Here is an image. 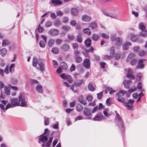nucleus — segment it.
<instances>
[{
  "label": "nucleus",
  "mask_w": 147,
  "mask_h": 147,
  "mask_svg": "<svg viewBox=\"0 0 147 147\" xmlns=\"http://www.w3.org/2000/svg\"><path fill=\"white\" fill-rule=\"evenodd\" d=\"M19 100L17 98L11 99V103L13 107L21 106L25 107L27 106V102L23 94H21L19 98Z\"/></svg>",
  "instance_id": "f257e3e1"
},
{
  "label": "nucleus",
  "mask_w": 147,
  "mask_h": 147,
  "mask_svg": "<svg viewBox=\"0 0 147 147\" xmlns=\"http://www.w3.org/2000/svg\"><path fill=\"white\" fill-rule=\"evenodd\" d=\"M32 65L36 67L37 69H39L42 72L44 71V64L40 60H37L36 58L34 57L33 59Z\"/></svg>",
  "instance_id": "f03ea898"
},
{
  "label": "nucleus",
  "mask_w": 147,
  "mask_h": 147,
  "mask_svg": "<svg viewBox=\"0 0 147 147\" xmlns=\"http://www.w3.org/2000/svg\"><path fill=\"white\" fill-rule=\"evenodd\" d=\"M49 131L47 129H45V131L44 134H42L39 136L38 138V143H40V142H42L43 143H46L47 140V137L49 134Z\"/></svg>",
  "instance_id": "7ed1b4c3"
},
{
  "label": "nucleus",
  "mask_w": 147,
  "mask_h": 147,
  "mask_svg": "<svg viewBox=\"0 0 147 147\" xmlns=\"http://www.w3.org/2000/svg\"><path fill=\"white\" fill-rule=\"evenodd\" d=\"M116 117H115V122L119 128H123V122L119 114L115 111Z\"/></svg>",
  "instance_id": "20e7f679"
},
{
  "label": "nucleus",
  "mask_w": 147,
  "mask_h": 147,
  "mask_svg": "<svg viewBox=\"0 0 147 147\" xmlns=\"http://www.w3.org/2000/svg\"><path fill=\"white\" fill-rule=\"evenodd\" d=\"M125 93V92L121 91L116 94V96L117 97V100L121 102H124L125 100L123 98H122V97L124 95Z\"/></svg>",
  "instance_id": "39448f33"
},
{
  "label": "nucleus",
  "mask_w": 147,
  "mask_h": 147,
  "mask_svg": "<svg viewBox=\"0 0 147 147\" xmlns=\"http://www.w3.org/2000/svg\"><path fill=\"white\" fill-rule=\"evenodd\" d=\"M111 40L113 41H116L115 45L118 46L121 45L122 40L121 38H116V36L115 35H113L111 37Z\"/></svg>",
  "instance_id": "423d86ee"
},
{
  "label": "nucleus",
  "mask_w": 147,
  "mask_h": 147,
  "mask_svg": "<svg viewBox=\"0 0 147 147\" xmlns=\"http://www.w3.org/2000/svg\"><path fill=\"white\" fill-rule=\"evenodd\" d=\"M139 26L142 31V32L140 33V35L143 37L147 36V30H145V26H144L142 23H141L139 24Z\"/></svg>",
  "instance_id": "0eeeda50"
},
{
  "label": "nucleus",
  "mask_w": 147,
  "mask_h": 147,
  "mask_svg": "<svg viewBox=\"0 0 147 147\" xmlns=\"http://www.w3.org/2000/svg\"><path fill=\"white\" fill-rule=\"evenodd\" d=\"M90 111V110L86 107L84 108L83 111L84 115L86 117V118L88 119H91L92 116Z\"/></svg>",
  "instance_id": "6e6552de"
},
{
  "label": "nucleus",
  "mask_w": 147,
  "mask_h": 147,
  "mask_svg": "<svg viewBox=\"0 0 147 147\" xmlns=\"http://www.w3.org/2000/svg\"><path fill=\"white\" fill-rule=\"evenodd\" d=\"M134 102V100H129L128 102H123L124 105L128 107V109H131L133 107V105Z\"/></svg>",
  "instance_id": "1a4fd4ad"
},
{
  "label": "nucleus",
  "mask_w": 147,
  "mask_h": 147,
  "mask_svg": "<svg viewBox=\"0 0 147 147\" xmlns=\"http://www.w3.org/2000/svg\"><path fill=\"white\" fill-rule=\"evenodd\" d=\"M59 30L57 29H52L49 30L48 32V34L49 35L55 36L59 34Z\"/></svg>",
  "instance_id": "9d476101"
},
{
  "label": "nucleus",
  "mask_w": 147,
  "mask_h": 147,
  "mask_svg": "<svg viewBox=\"0 0 147 147\" xmlns=\"http://www.w3.org/2000/svg\"><path fill=\"white\" fill-rule=\"evenodd\" d=\"M102 13L105 15L107 16L110 17L111 18H116L117 17V15L115 13H111L105 11H103Z\"/></svg>",
  "instance_id": "9b49d317"
},
{
  "label": "nucleus",
  "mask_w": 147,
  "mask_h": 147,
  "mask_svg": "<svg viewBox=\"0 0 147 147\" xmlns=\"http://www.w3.org/2000/svg\"><path fill=\"white\" fill-rule=\"evenodd\" d=\"M126 71L127 72V77L130 79H133L134 78V76L132 75V71L130 69H125Z\"/></svg>",
  "instance_id": "f8f14e48"
},
{
  "label": "nucleus",
  "mask_w": 147,
  "mask_h": 147,
  "mask_svg": "<svg viewBox=\"0 0 147 147\" xmlns=\"http://www.w3.org/2000/svg\"><path fill=\"white\" fill-rule=\"evenodd\" d=\"M104 118V116L102 114L98 113L93 118V119L94 121H100L102 119Z\"/></svg>",
  "instance_id": "ddd939ff"
},
{
  "label": "nucleus",
  "mask_w": 147,
  "mask_h": 147,
  "mask_svg": "<svg viewBox=\"0 0 147 147\" xmlns=\"http://www.w3.org/2000/svg\"><path fill=\"white\" fill-rule=\"evenodd\" d=\"M70 49L69 46L67 44H64L60 47V49L63 51H68Z\"/></svg>",
  "instance_id": "4468645a"
},
{
  "label": "nucleus",
  "mask_w": 147,
  "mask_h": 147,
  "mask_svg": "<svg viewBox=\"0 0 147 147\" xmlns=\"http://www.w3.org/2000/svg\"><path fill=\"white\" fill-rule=\"evenodd\" d=\"M83 65L86 68L90 67V60L88 59H85L83 62Z\"/></svg>",
  "instance_id": "2eb2a0df"
},
{
  "label": "nucleus",
  "mask_w": 147,
  "mask_h": 147,
  "mask_svg": "<svg viewBox=\"0 0 147 147\" xmlns=\"http://www.w3.org/2000/svg\"><path fill=\"white\" fill-rule=\"evenodd\" d=\"M53 138L52 137H51L50 138L48 142H47L46 143H43L42 145V146L44 147L45 146H47L48 147L51 145V143L52 141Z\"/></svg>",
  "instance_id": "dca6fc26"
},
{
  "label": "nucleus",
  "mask_w": 147,
  "mask_h": 147,
  "mask_svg": "<svg viewBox=\"0 0 147 147\" xmlns=\"http://www.w3.org/2000/svg\"><path fill=\"white\" fill-rule=\"evenodd\" d=\"M144 60L143 59H140L139 60L138 62V66L136 68L137 69H142L144 67V65L143 63V62Z\"/></svg>",
  "instance_id": "f3484780"
},
{
  "label": "nucleus",
  "mask_w": 147,
  "mask_h": 147,
  "mask_svg": "<svg viewBox=\"0 0 147 147\" xmlns=\"http://www.w3.org/2000/svg\"><path fill=\"white\" fill-rule=\"evenodd\" d=\"M36 91L39 93L42 94L43 92V89L42 85L38 84L36 87Z\"/></svg>",
  "instance_id": "a211bd4d"
},
{
  "label": "nucleus",
  "mask_w": 147,
  "mask_h": 147,
  "mask_svg": "<svg viewBox=\"0 0 147 147\" xmlns=\"http://www.w3.org/2000/svg\"><path fill=\"white\" fill-rule=\"evenodd\" d=\"M91 19V17L86 15H84L82 17V20L86 22H88L90 21Z\"/></svg>",
  "instance_id": "6ab92c4d"
},
{
  "label": "nucleus",
  "mask_w": 147,
  "mask_h": 147,
  "mask_svg": "<svg viewBox=\"0 0 147 147\" xmlns=\"http://www.w3.org/2000/svg\"><path fill=\"white\" fill-rule=\"evenodd\" d=\"M131 82V81L130 80H125L124 82V84L125 87L126 88H129L130 86V84Z\"/></svg>",
  "instance_id": "aec40b11"
},
{
  "label": "nucleus",
  "mask_w": 147,
  "mask_h": 147,
  "mask_svg": "<svg viewBox=\"0 0 147 147\" xmlns=\"http://www.w3.org/2000/svg\"><path fill=\"white\" fill-rule=\"evenodd\" d=\"M131 43L129 42H127L123 45V50L128 49L129 46L131 45Z\"/></svg>",
  "instance_id": "412c9836"
},
{
  "label": "nucleus",
  "mask_w": 147,
  "mask_h": 147,
  "mask_svg": "<svg viewBox=\"0 0 147 147\" xmlns=\"http://www.w3.org/2000/svg\"><path fill=\"white\" fill-rule=\"evenodd\" d=\"M10 44L9 41L7 39H4L2 42V45L4 47Z\"/></svg>",
  "instance_id": "4be33fe9"
},
{
  "label": "nucleus",
  "mask_w": 147,
  "mask_h": 147,
  "mask_svg": "<svg viewBox=\"0 0 147 147\" xmlns=\"http://www.w3.org/2000/svg\"><path fill=\"white\" fill-rule=\"evenodd\" d=\"M115 48L114 47H112L111 48L110 55L111 58L115 56Z\"/></svg>",
  "instance_id": "5701e85b"
},
{
  "label": "nucleus",
  "mask_w": 147,
  "mask_h": 147,
  "mask_svg": "<svg viewBox=\"0 0 147 147\" xmlns=\"http://www.w3.org/2000/svg\"><path fill=\"white\" fill-rule=\"evenodd\" d=\"M97 27V24L95 22H92L91 23L90 26L89 28H91L92 30H95Z\"/></svg>",
  "instance_id": "b1692460"
},
{
  "label": "nucleus",
  "mask_w": 147,
  "mask_h": 147,
  "mask_svg": "<svg viewBox=\"0 0 147 147\" xmlns=\"http://www.w3.org/2000/svg\"><path fill=\"white\" fill-rule=\"evenodd\" d=\"M82 84H84L83 80H80L79 81H76L74 83V85L77 87L80 86Z\"/></svg>",
  "instance_id": "393cba45"
},
{
  "label": "nucleus",
  "mask_w": 147,
  "mask_h": 147,
  "mask_svg": "<svg viewBox=\"0 0 147 147\" xmlns=\"http://www.w3.org/2000/svg\"><path fill=\"white\" fill-rule=\"evenodd\" d=\"M78 10L75 8H72L71 9V13L73 15L76 16L78 14Z\"/></svg>",
  "instance_id": "a878e982"
},
{
  "label": "nucleus",
  "mask_w": 147,
  "mask_h": 147,
  "mask_svg": "<svg viewBox=\"0 0 147 147\" xmlns=\"http://www.w3.org/2000/svg\"><path fill=\"white\" fill-rule=\"evenodd\" d=\"M79 101L83 105H85L86 104V101L84 99L82 95H80L79 97Z\"/></svg>",
  "instance_id": "bb28decb"
},
{
  "label": "nucleus",
  "mask_w": 147,
  "mask_h": 147,
  "mask_svg": "<svg viewBox=\"0 0 147 147\" xmlns=\"http://www.w3.org/2000/svg\"><path fill=\"white\" fill-rule=\"evenodd\" d=\"M51 3L55 5H60L62 3L59 0H51Z\"/></svg>",
  "instance_id": "cd10ccee"
},
{
  "label": "nucleus",
  "mask_w": 147,
  "mask_h": 147,
  "mask_svg": "<svg viewBox=\"0 0 147 147\" xmlns=\"http://www.w3.org/2000/svg\"><path fill=\"white\" fill-rule=\"evenodd\" d=\"M132 35L131 34V35H128V37H131V40L133 42H135L138 39V36L137 35Z\"/></svg>",
  "instance_id": "c85d7f7f"
},
{
  "label": "nucleus",
  "mask_w": 147,
  "mask_h": 147,
  "mask_svg": "<svg viewBox=\"0 0 147 147\" xmlns=\"http://www.w3.org/2000/svg\"><path fill=\"white\" fill-rule=\"evenodd\" d=\"M85 44L87 47H89L91 44V40L90 39H88L85 41Z\"/></svg>",
  "instance_id": "c756f323"
},
{
  "label": "nucleus",
  "mask_w": 147,
  "mask_h": 147,
  "mask_svg": "<svg viewBox=\"0 0 147 147\" xmlns=\"http://www.w3.org/2000/svg\"><path fill=\"white\" fill-rule=\"evenodd\" d=\"M0 53L2 56H4L7 53V50L5 48H3L0 50Z\"/></svg>",
  "instance_id": "7c9ffc66"
},
{
  "label": "nucleus",
  "mask_w": 147,
  "mask_h": 147,
  "mask_svg": "<svg viewBox=\"0 0 147 147\" xmlns=\"http://www.w3.org/2000/svg\"><path fill=\"white\" fill-rule=\"evenodd\" d=\"M100 38V37L96 34H93L92 35V39L93 40L96 41Z\"/></svg>",
  "instance_id": "2f4dec72"
},
{
  "label": "nucleus",
  "mask_w": 147,
  "mask_h": 147,
  "mask_svg": "<svg viewBox=\"0 0 147 147\" xmlns=\"http://www.w3.org/2000/svg\"><path fill=\"white\" fill-rule=\"evenodd\" d=\"M85 34H86L89 35H91V32L90 30L88 28H84L83 30Z\"/></svg>",
  "instance_id": "473e14b6"
},
{
  "label": "nucleus",
  "mask_w": 147,
  "mask_h": 147,
  "mask_svg": "<svg viewBox=\"0 0 147 147\" xmlns=\"http://www.w3.org/2000/svg\"><path fill=\"white\" fill-rule=\"evenodd\" d=\"M51 51L53 53L58 54L59 53V49L57 48L54 47L52 49Z\"/></svg>",
  "instance_id": "72a5a7b5"
},
{
  "label": "nucleus",
  "mask_w": 147,
  "mask_h": 147,
  "mask_svg": "<svg viewBox=\"0 0 147 147\" xmlns=\"http://www.w3.org/2000/svg\"><path fill=\"white\" fill-rule=\"evenodd\" d=\"M107 90L109 92V94H113L115 92V90L111 87H107Z\"/></svg>",
  "instance_id": "f704fd0d"
},
{
  "label": "nucleus",
  "mask_w": 147,
  "mask_h": 147,
  "mask_svg": "<svg viewBox=\"0 0 147 147\" xmlns=\"http://www.w3.org/2000/svg\"><path fill=\"white\" fill-rule=\"evenodd\" d=\"M88 88L89 90L92 91H93L95 90V88L93 86L91 83H90L89 84L88 86Z\"/></svg>",
  "instance_id": "c9c22d12"
},
{
  "label": "nucleus",
  "mask_w": 147,
  "mask_h": 147,
  "mask_svg": "<svg viewBox=\"0 0 147 147\" xmlns=\"http://www.w3.org/2000/svg\"><path fill=\"white\" fill-rule=\"evenodd\" d=\"M4 90L7 95H9L10 94V88L6 86L5 87Z\"/></svg>",
  "instance_id": "e433bc0d"
},
{
  "label": "nucleus",
  "mask_w": 147,
  "mask_h": 147,
  "mask_svg": "<svg viewBox=\"0 0 147 147\" xmlns=\"http://www.w3.org/2000/svg\"><path fill=\"white\" fill-rule=\"evenodd\" d=\"M55 41L53 39H50L48 42V45L49 47H52L54 44Z\"/></svg>",
  "instance_id": "4c0bfd02"
},
{
  "label": "nucleus",
  "mask_w": 147,
  "mask_h": 147,
  "mask_svg": "<svg viewBox=\"0 0 147 147\" xmlns=\"http://www.w3.org/2000/svg\"><path fill=\"white\" fill-rule=\"evenodd\" d=\"M82 61V58L81 57L79 56H77L75 59V61L77 63H80Z\"/></svg>",
  "instance_id": "58836bf2"
},
{
  "label": "nucleus",
  "mask_w": 147,
  "mask_h": 147,
  "mask_svg": "<svg viewBox=\"0 0 147 147\" xmlns=\"http://www.w3.org/2000/svg\"><path fill=\"white\" fill-rule=\"evenodd\" d=\"M60 65L64 69H66L67 68V66L66 63L65 62H61L60 64Z\"/></svg>",
  "instance_id": "ea45409f"
},
{
  "label": "nucleus",
  "mask_w": 147,
  "mask_h": 147,
  "mask_svg": "<svg viewBox=\"0 0 147 147\" xmlns=\"http://www.w3.org/2000/svg\"><path fill=\"white\" fill-rule=\"evenodd\" d=\"M15 64H12L9 67V71L11 73L13 72L14 71V67Z\"/></svg>",
  "instance_id": "a19ab883"
},
{
  "label": "nucleus",
  "mask_w": 147,
  "mask_h": 147,
  "mask_svg": "<svg viewBox=\"0 0 147 147\" xmlns=\"http://www.w3.org/2000/svg\"><path fill=\"white\" fill-rule=\"evenodd\" d=\"M83 109V107L80 104H78L76 107V110L77 111L80 112L82 111Z\"/></svg>",
  "instance_id": "79ce46f5"
},
{
  "label": "nucleus",
  "mask_w": 147,
  "mask_h": 147,
  "mask_svg": "<svg viewBox=\"0 0 147 147\" xmlns=\"http://www.w3.org/2000/svg\"><path fill=\"white\" fill-rule=\"evenodd\" d=\"M61 24L60 21L58 20H56L55 21L54 25L56 27L59 26Z\"/></svg>",
  "instance_id": "37998d69"
},
{
  "label": "nucleus",
  "mask_w": 147,
  "mask_h": 147,
  "mask_svg": "<svg viewBox=\"0 0 147 147\" xmlns=\"http://www.w3.org/2000/svg\"><path fill=\"white\" fill-rule=\"evenodd\" d=\"M93 99V97L90 95H88L86 97V99L89 102L91 101Z\"/></svg>",
  "instance_id": "c03bdc74"
},
{
  "label": "nucleus",
  "mask_w": 147,
  "mask_h": 147,
  "mask_svg": "<svg viewBox=\"0 0 147 147\" xmlns=\"http://www.w3.org/2000/svg\"><path fill=\"white\" fill-rule=\"evenodd\" d=\"M62 28L65 31H67L70 30V27L68 26L65 25L63 26Z\"/></svg>",
  "instance_id": "a18cd8bd"
},
{
  "label": "nucleus",
  "mask_w": 147,
  "mask_h": 147,
  "mask_svg": "<svg viewBox=\"0 0 147 147\" xmlns=\"http://www.w3.org/2000/svg\"><path fill=\"white\" fill-rule=\"evenodd\" d=\"M45 42L43 41H40L39 43L40 47L42 48H44L45 46Z\"/></svg>",
  "instance_id": "49530a36"
},
{
  "label": "nucleus",
  "mask_w": 147,
  "mask_h": 147,
  "mask_svg": "<svg viewBox=\"0 0 147 147\" xmlns=\"http://www.w3.org/2000/svg\"><path fill=\"white\" fill-rule=\"evenodd\" d=\"M133 51L135 53H137L140 50V49L138 46H136L134 47L133 48Z\"/></svg>",
  "instance_id": "de8ad7c7"
},
{
  "label": "nucleus",
  "mask_w": 147,
  "mask_h": 147,
  "mask_svg": "<svg viewBox=\"0 0 147 147\" xmlns=\"http://www.w3.org/2000/svg\"><path fill=\"white\" fill-rule=\"evenodd\" d=\"M40 24L38 26V30L39 32L41 33L43 31L44 29L43 28L41 27L40 25Z\"/></svg>",
  "instance_id": "09e8293b"
},
{
  "label": "nucleus",
  "mask_w": 147,
  "mask_h": 147,
  "mask_svg": "<svg viewBox=\"0 0 147 147\" xmlns=\"http://www.w3.org/2000/svg\"><path fill=\"white\" fill-rule=\"evenodd\" d=\"M68 38L69 40H73L74 39L75 37L72 34H68Z\"/></svg>",
  "instance_id": "8fccbe9b"
},
{
  "label": "nucleus",
  "mask_w": 147,
  "mask_h": 147,
  "mask_svg": "<svg viewBox=\"0 0 147 147\" xmlns=\"http://www.w3.org/2000/svg\"><path fill=\"white\" fill-rule=\"evenodd\" d=\"M52 25V22L50 21L47 22L46 23L45 26L46 27L48 28L51 26Z\"/></svg>",
  "instance_id": "3c124183"
},
{
  "label": "nucleus",
  "mask_w": 147,
  "mask_h": 147,
  "mask_svg": "<svg viewBox=\"0 0 147 147\" xmlns=\"http://www.w3.org/2000/svg\"><path fill=\"white\" fill-rule=\"evenodd\" d=\"M66 79L69 82H71L72 81V79L71 77L70 76L68 75H67Z\"/></svg>",
  "instance_id": "603ef678"
},
{
  "label": "nucleus",
  "mask_w": 147,
  "mask_h": 147,
  "mask_svg": "<svg viewBox=\"0 0 147 147\" xmlns=\"http://www.w3.org/2000/svg\"><path fill=\"white\" fill-rule=\"evenodd\" d=\"M13 107V106L11 103H8L6 105V107H5V109L7 110L9 108Z\"/></svg>",
  "instance_id": "864d4df0"
},
{
  "label": "nucleus",
  "mask_w": 147,
  "mask_h": 147,
  "mask_svg": "<svg viewBox=\"0 0 147 147\" xmlns=\"http://www.w3.org/2000/svg\"><path fill=\"white\" fill-rule=\"evenodd\" d=\"M77 41L80 43H81L82 41V37L80 35L78 36L77 38Z\"/></svg>",
  "instance_id": "5fc2aeb1"
},
{
  "label": "nucleus",
  "mask_w": 147,
  "mask_h": 147,
  "mask_svg": "<svg viewBox=\"0 0 147 147\" xmlns=\"http://www.w3.org/2000/svg\"><path fill=\"white\" fill-rule=\"evenodd\" d=\"M103 95L102 92H100L97 94V98L98 99H100Z\"/></svg>",
  "instance_id": "6e6d98bb"
},
{
  "label": "nucleus",
  "mask_w": 147,
  "mask_h": 147,
  "mask_svg": "<svg viewBox=\"0 0 147 147\" xmlns=\"http://www.w3.org/2000/svg\"><path fill=\"white\" fill-rule=\"evenodd\" d=\"M73 47L74 50L78 49V45L77 43H74L73 44Z\"/></svg>",
  "instance_id": "4d7b16f0"
},
{
  "label": "nucleus",
  "mask_w": 147,
  "mask_h": 147,
  "mask_svg": "<svg viewBox=\"0 0 147 147\" xmlns=\"http://www.w3.org/2000/svg\"><path fill=\"white\" fill-rule=\"evenodd\" d=\"M30 82L32 84H36L39 83L38 82L37 80L35 79L31 80Z\"/></svg>",
  "instance_id": "13d9d810"
},
{
  "label": "nucleus",
  "mask_w": 147,
  "mask_h": 147,
  "mask_svg": "<svg viewBox=\"0 0 147 147\" xmlns=\"http://www.w3.org/2000/svg\"><path fill=\"white\" fill-rule=\"evenodd\" d=\"M137 62V60L136 59H134L131 61L130 62V64L132 65H135Z\"/></svg>",
  "instance_id": "bf43d9fd"
},
{
  "label": "nucleus",
  "mask_w": 147,
  "mask_h": 147,
  "mask_svg": "<svg viewBox=\"0 0 147 147\" xmlns=\"http://www.w3.org/2000/svg\"><path fill=\"white\" fill-rule=\"evenodd\" d=\"M44 124L45 125H47L49 123V119L45 117Z\"/></svg>",
  "instance_id": "052dcab7"
},
{
  "label": "nucleus",
  "mask_w": 147,
  "mask_h": 147,
  "mask_svg": "<svg viewBox=\"0 0 147 147\" xmlns=\"http://www.w3.org/2000/svg\"><path fill=\"white\" fill-rule=\"evenodd\" d=\"M62 41V40L61 39L58 38L56 39V42L57 44L60 45Z\"/></svg>",
  "instance_id": "680f3d73"
},
{
  "label": "nucleus",
  "mask_w": 147,
  "mask_h": 147,
  "mask_svg": "<svg viewBox=\"0 0 147 147\" xmlns=\"http://www.w3.org/2000/svg\"><path fill=\"white\" fill-rule=\"evenodd\" d=\"M53 64L55 67H57L58 66L57 62L55 60H53Z\"/></svg>",
  "instance_id": "e2e57ef3"
},
{
  "label": "nucleus",
  "mask_w": 147,
  "mask_h": 147,
  "mask_svg": "<svg viewBox=\"0 0 147 147\" xmlns=\"http://www.w3.org/2000/svg\"><path fill=\"white\" fill-rule=\"evenodd\" d=\"M146 53V52L144 51H142L139 53V55L140 56H143Z\"/></svg>",
  "instance_id": "0e129e2a"
},
{
  "label": "nucleus",
  "mask_w": 147,
  "mask_h": 147,
  "mask_svg": "<svg viewBox=\"0 0 147 147\" xmlns=\"http://www.w3.org/2000/svg\"><path fill=\"white\" fill-rule=\"evenodd\" d=\"M76 67L74 64H72L70 67V70L72 72L74 71Z\"/></svg>",
  "instance_id": "69168bd1"
},
{
  "label": "nucleus",
  "mask_w": 147,
  "mask_h": 147,
  "mask_svg": "<svg viewBox=\"0 0 147 147\" xmlns=\"http://www.w3.org/2000/svg\"><path fill=\"white\" fill-rule=\"evenodd\" d=\"M102 36L105 38H109V37L108 35L105 33H103L101 34Z\"/></svg>",
  "instance_id": "338daca9"
},
{
  "label": "nucleus",
  "mask_w": 147,
  "mask_h": 147,
  "mask_svg": "<svg viewBox=\"0 0 147 147\" xmlns=\"http://www.w3.org/2000/svg\"><path fill=\"white\" fill-rule=\"evenodd\" d=\"M68 21V18L67 17H64L63 19V22L64 23H66Z\"/></svg>",
  "instance_id": "774afa93"
}]
</instances>
